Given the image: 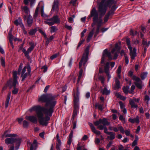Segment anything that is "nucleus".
I'll return each mask as SVG.
<instances>
[{"instance_id": "7ed1b4c3", "label": "nucleus", "mask_w": 150, "mask_h": 150, "mask_svg": "<svg viewBox=\"0 0 150 150\" xmlns=\"http://www.w3.org/2000/svg\"><path fill=\"white\" fill-rule=\"evenodd\" d=\"M89 53V48L87 47L86 49L85 54L84 53L83 54L81 61L79 63V68L80 69L79 72V75L77 80V83H79V81L82 76L83 70L82 69H81V67L82 66L83 63V65H84L85 64L86 62H87Z\"/></svg>"}, {"instance_id": "72a5a7b5", "label": "nucleus", "mask_w": 150, "mask_h": 150, "mask_svg": "<svg viewBox=\"0 0 150 150\" xmlns=\"http://www.w3.org/2000/svg\"><path fill=\"white\" fill-rule=\"evenodd\" d=\"M126 43L127 45H128V47L129 49H131L132 47L131 46L130 44V41L129 39L127 38L126 39Z\"/></svg>"}, {"instance_id": "6e6d98bb", "label": "nucleus", "mask_w": 150, "mask_h": 150, "mask_svg": "<svg viewBox=\"0 0 150 150\" xmlns=\"http://www.w3.org/2000/svg\"><path fill=\"white\" fill-rule=\"evenodd\" d=\"M113 141H110L108 143V144L106 146V148L107 149H108L111 146V145L113 144Z\"/></svg>"}, {"instance_id": "4be33fe9", "label": "nucleus", "mask_w": 150, "mask_h": 150, "mask_svg": "<svg viewBox=\"0 0 150 150\" xmlns=\"http://www.w3.org/2000/svg\"><path fill=\"white\" fill-rule=\"evenodd\" d=\"M27 21L28 25V26H30L32 25L33 22V19L32 17L29 15L27 16Z\"/></svg>"}, {"instance_id": "e433bc0d", "label": "nucleus", "mask_w": 150, "mask_h": 150, "mask_svg": "<svg viewBox=\"0 0 150 150\" xmlns=\"http://www.w3.org/2000/svg\"><path fill=\"white\" fill-rule=\"evenodd\" d=\"M29 123L26 120L23 121V126L25 128H27L28 126Z\"/></svg>"}, {"instance_id": "4c0bfd02", "label": "nucleus", "mask_w": 150, "mask_h": 150, "mask_svg": "<svg viewBox=\"0 0 150 150\" xmlns=\"http://www.w3.org/2000/svg\"><path fill=\"white\" fill-rule=\"evenodd\" d=\"M147 73L146 72H143L141 75V77L142 79H144L146 77Z\"/></svg>"}, {"instance_id": "052dcab7", "label": "nucleus", "mask_w": 150, "mask_h": 150, "mask_svg": "<svg viewBox=\"0 0 150 150\" xmlns=\"http://www.w3.org/2000/svg\"><path fill=\"white\" fill-rule=\"evenodd\" d=\"M65 27L66 28L69 30H71L72 29L71 26H69L66 24L65 25Z\"/></svg>"}, {"instance_id": "2eb2a0df", "label": "nucleus", "mask_w": 150, "mask_h": 150, "mask_svg": "<svg viewBox=\"0 0 150 150\" xmlns=\"http://www.w3.org/2000/svg\"><path fill=\"white\" fill-rule=\"evenodd\" d=\"M59 2L57 0H54L52 5L51 11H58V10Z\"/></svg>"}, {"instance_id": "dca6fc26", "label": "nucleus", "mask_w": 150, "mask_h": 150, "mask_svg": "<svg viewBox=\"0 0 150 150\" xmlns=\"http://www.w3.org/2000/svg\"><path fill=\"white\" fill-rule=\"evenodd\" d=\"M130 51V55L131 56V58L132 59H134L135 57L137 56L136 54V49L135 48H134L132 50V48L131 49H129Z\"/></svg>"}, {"instance_id": "423d86ee", "label": "nucleus", "mask_w": 150, "mask_h": 150, "mask_svg": "<svg viewBox=\"0 0 150 150\" xmlns=\"http://www.w3.org/2000/svg\"><path fill=\"white\" fill-rule=\"evenodd\" d=\"M13 81L12 79H10L7 81V85L9 86V88L11 89L12 87H16L17 84L18 83L17 82L18 76L17 73L16 71H14L13 72Z\"/></svg>"}, {"instance_id": "ea45409f", "label": "nucleus", "mask_w": 150, "mask_h": 150, "mask_svg": "<svg viewBox=\"0 0 150 150\" xmlns=\"http://www.w3.org/2000/svg\"><path fill=\"white\" fill-rule=\"evenodd\" d=\"M22 51L25 54V57H27L28 58H29V56L28 52H27V50L26 51L25 49L23 48V49Z\"/></svg>"}, {"instance_id": "c03bdc74", "label": "nucleus", "mask_w": 150, "mask_h": 150, "mask_svg": "<svg viewBox=\"0 0 150 150\" xmlns=\"http://www.w3.org/2000/svg\"><path fill=\"white\" fill-rule=\"evenodd\" d=\"M1 65L3 67H5V62L4 59L3 57H1Z\"/></svg>"}, {"instance_id": "13d9d810", "label": "nucleus", "mask_w": 150, "mask_h": 150, "mask_svg": "<svg viewBox=\"0 0 150 150\" xmlns=\"http://www.w3.org/2000/svg\"><path fill=\"white\" fill-rule=\"evenodd\" d=\"M135 86L134 85H132L131 87V91H129V93H132L133 92V90L135 88Z\"/></svg>"}, {"instance_id": "a19ab883", "label": "nucleus", "mask_w": 150, "mask_h": 150, "mask_svg": "<svg viewBox=\"0 0 150 150\" xmlns=\"http://www.w3.org/2000/svg\"><path fill=\"white\" fill-rule=\"evenodd\" d=\"M39 11V8L38 7H37L36 9L34 14V17L36 18L38 16V12Z\"/></svg>"}, {"instance_id": "f257e3e1", "label": "nucleus", "mask_w": 150, "mask_h": 150, "mask_svg": "<svg viewBox=\"0 0 150 150\" xmlns=\"http://www.w3.org/2000/svg\"><path fill=\"white\" fill-rule=\"evenodd\" d=\"M58 95H53L51 94H43L38 98L39 102L46 103L45 106L40 105L35 106L30 109V112L34 110L39 120L40 124L42 126H47L48 121L50 119L54 111V108L56 103V98Z\"/></svg>"}, {"instance_id": "58836bf2", "label": "nucleus", "mask_w": 150, "mask_h": 150, "mask_svg": "<svg viewBox=\"0 0 150 150\" xmlns=\"http://www.w3.org/2000/svg\"><path fill=\"white\" fill-rule=\"evenodd\" d=\"M37 29H33L30 30L29 33L30 35H34L36 32Z\"/></svg>"}, {"instance_id": "aec40b11", "label": "nucleus", "mask_w": 150, "mask_h": 150, "mask_svg": "<svg viewBox=\"0 0 150 150\" xmlns=\"http://www.w3.org/2000/svg\"><path fill=\"white\" fill-rule=\"evenodd\" d=\"M97 128L100 130H102L104 129V132L107 134H108L110 132H108V129L106 127L102 125H101L98 126L97 127Z\"/></svg>"}, {"instance_id": "69168bd1", "label": "nucleus", "mask_w": 150, "mask_h": 150, "mask_svg": "<svg viewBox=\"0 0 150 150\" xmlns=\"http://www.w3.org/2000/svg\"><path fill=\"white\" fill-rule=\"evenodd\" d=\"M125 62L127 64H128L129 62L128 58V57L126 55H125Z\"/></svg>"}, {"instance_id": "1a4fd4ad", "label": "nucleus", "mask_w": 150, "mask_h": 150, "mask_svg": "<svg viewBox=\"0 0 150 150\" xmlns=\"http://www.w3.org/2000/svg\"><path fill=\"white\" fill-rule=\"evenodd\" d=\"M100 124H102V125L105 126V125H109L110 123L108 121L107 119L105 118L100 119L94 122L95 125L97 127L100 125Z\"/></svg>"}, {"instance_id": "b1692460", "label": "nucleus", "mask_w": 150, "mask_h": 150, "mask_svg": "<svg viewBox=\"0 0 150 150\" xmlns=\"http://www.w3.org/2000/svg\"><path fill=\"white\" fill-rule=\"evenodd\" d=\"M129 121L132 123H134V122L138 123L139 122V117L138 116H137L135 119L130 118L129 119Z\"/></svg>"}, {"instance_id": "cd10ccee", "label": "nucleus", "mask_w": 150, "mask_h": 150, "mask_svg": "<svg viewBox=\"0 0 150 150\" xmlns=\"http://www.w3.org/2000/svg\"><path fill=\"white\" fill-rule=\"evenodd\" d=\"M134 84L136 87L139 89H141L142 87L144 86V85L142 84V81H140V82H135Z\"/></svg>"}, {"instance_id": "5fc2aeb1", "label": "nucleus", "mask_w": 150, "mask_h": 150, "mask_svg": "<svg viewBox=\"0 0 150 150\" xmlns=\"http://www.w3.org/2000/svg\"><path fill=\"white\" fill-rule=\"evenodd\" d=\"M85 40L84 39H82L79 42L78 45L77 47V48H79L81 45L83 43V42Z\"/></svg>"}, {"instance_id": "49530a36", "label": "nucleus", "mask_w": 150, "mask_h": 150, "mask_svg": "<svg viewBox=\"0 0 150 150\" xmlns=\"http://www.w3.org/2000/svg\"><path fill=\"white\" fill-rule=\"evenodd\" d=\"M150 100L149 97L147 95H146L144 97L145 101H147L146 103L148 104V101Z\"/></svg>"}, {"instance_id": "473e14b6", "label": "nucleus", "mask_w": 150, "mask_h": 150, "mask_svg": "<svg viewBox=\"0 0 150 150\" xmlns=\"http://www.w3.org/2000/svg\"><path fill=\"white\" fill-rule=\"evenodd\" d=\"M95 107H97L98 109L102 111L103 110V105L102 104H96L95 105Z\"/></svg>"}, {"instance_id": "f3484780", "label": "nucleus", "mask_w": 150, "mask_h": 150, "mask_svg": "<svg viewBox=\"0 0 150 150\" xmlns=\"http://www.w3.org/2000/svg\"><path fill=\"white\" fill-rule=\"evenodd\" d=\"M29 44L30 46L27 50L28 54L33 50L36 45V43H35L34 42L31 41L29 42Z\"/></svg>"}, {"instance_id": "412c9836", "label": "nucleus", "mask_w": 150, "mask_h": 150, "mask_svg": "<svg viewBox=\"0 0 150 150\" xmlns=\"http://www.w3.org/2000/svg\"><path fill=\"white\" fill-rule=\"evenodd\" d=\"M115 85L114 88L115 90L117 89L120 88V82L119 80L117 78L115 79Z\"/></svg>"}, {"instance_id": "3c124183", "label": "nucleus", "mask_w": 150, "mask_h": 150, "mask_svg": "<svg viewBox=\"0 0 150 150\" xmlns=\"http://www.w3.org/2000/svg\"><path fill=\"white\" fill-rule=\"evenodd\" d=\"M99 79L101 81L102 83L103 84L105 81V79L104 77L103 76H99Z\"/></svg>"}, {"instance_id": "c85d7f7f", "label": "nucleus", "mask_w": 150, "mask_h": 150, "mask_svg": "<svg viewBox=\"0 0 150 150\" xmlns=\"http://www.w3.org/2000/svg\"><path fill=\"white\" fill-rule=\"evenodd\" d=\"M33 145H35V149H36L37 147V141L36 140H35L33 141V143L31 145V146L30 148V150H33L34 148L33 147Z\"/></svg>"}, {"instance_id": "603ef678", "label": "nucleus", "mask_w": 150, "mask_h": 150, "mask_svg": "<svg viewBox=\"0 0 150 150\" xmlns=\"http://www.w3.org/2000/svg\"><path fill=\"white\" fill-rule=\"evenodd\" d=\"M27 68V67L26 66L22 70L21 72V76H22L24 74H25V72L26 69Z\"/></svg>"}, {"instance_id": "f03ea898", "label": "nucleus", "mask_w": 150, "mask_h": 150, "mask_svg": "<svg viewBox=\"0 0 150 150\" xmlns=\"http://www.w3.org/2000/svg\"><path fill=\"white\" fill-rule=\"evenodd\" d=\"M97 3L98 6V11L100 14V18H98V13L95 7L91 11L90 14L89 16V18L93 17L92 26L93 27L95 25L97 26L94 37H96L99 33L100 27L102 24L101 17L105 14L108 9V7H110L112 4H115L116 2L113 0H101L100 1H98Z\"/></svg>"}, {"instance_id": "5701e85b", "label": "nucleus", "mask_w": 150, "mask_h": 150, "mask_svg": "<svg viewBox=\"0 0 150 150\" xmlns=\"http://www.w3.org/2000/svg\"><path fill=\"white\" fill-rule=\"evenodd\" d=\"M95 30V28H93L92 30L89 33L86 41L87 42H88L91 39L93 35L94 31Z\"/></svg>"}, {"instance_id": "79ce46f5", "label": "nucleus", "mask_w": 150, "mask_h": 150, "mask_svg": "<svg viewBox=\"0 0 150 150\" xmlns=\"http://www.w3.org/2000/svg\"><path fill=\"white\" fill-rule=\"evenodd\" d=\"M18 88H16V87H14V89L12 91V93L14 94H16L18 93Z\"/></svg>"}, {"instance_id": "f8f14e48", "label": "nucleus", "mask_w": 150, "mask_h": 150, "mask_svg": "<svg viewBox=\"0 0 150 150\" xmlns=\"http://www.w3.org/2000/svg\"><path fill=\"white\" fill-rule=\"evenodd\" d=\"M14 23L16 26L19 25L23 30L25 31V27L22 23V19L20 17L18 18V19L16 20L14 22Z\"/></svg>"}, {"instance_id": "6ab92c4d", "label": "nucleus", "mask_w": 150, "mask_h": 150, "mask_svg": "<svg viewBox=\"0 0 150 150\" xmlns=\"http://www.w3.org/2000/svg\"><path fill=\"white\" fill-rule=\"evenodd\" d=\"M120 47L118 46V43H116L115 44V47L112 50L111 52L113 54L116 51L118 53H119L120 52Z\"/></svg>"}, {"instance_id": "ddd939ff", "label": "nucleus", "mask_w": 150, "mask_h": 150, "mask_svg": "<svg viewBox=\"0 0 150 150\" xmlns=\"http://www.w3.org/2000/svg\"><path fill=\"white\" fill-rule=\"evenodd\" d=\"M25 118L26 120H29L33 123H37L38 119L35 116L33 115L26 116Z\"/></svg>"}, {"instance_id": "393cba45", "label": "nucleus", "mask_w": 150, "mask_h": 150, "mask_svg": "<svg viewBox=\"0 0 150 150\" xmlns=\"http://www.w3.org/2000/svg\"><path fill=\"white\" fill-rule=\"evenodd\" d=\"M11 92H9L8 93L7 95V98L5 102V108H7L8 106L11 96Z\"/></svg>"}, {"instance_id": "2f4dec72", "label": "nucleus", "mask_w": 150, "mask_h": 150, "mask_svg": "<svg viewBox=\"0 0 150 150\" xmlns=\"http://www.w3.org/2000/svg\"><path fill=\"white\" fill-rule=\"evenodd\" d=\"M129 89V87L128 86H126V87H124L123 88V90L125 94H127L129 91H128Z\"/></svg>"}, {"instance_id": "4d7b16f0", "label": "nucleus", "mask_w": 150, "mask_h": 150, "mask_svg": "<svg viewBox=\"0 0 150 150\" xmlns=\"http://www.w3.org/2000/svg\"><path fill=\"white\" fill-rule=\"evenodd\" d=\"M109 16H110L107 14L105 16L104 18V23L108 21Z\"/></svg>"}, {"instance_id": "774afa93", "label": "nucleus", "mask_w": 150, "mask_h": 150, "mask_svg": "<svg viewBox=\"0 0 150 150\" xmlns=\"http://www.w3.org/2000/svg\"><path fill=\"white\" fill-rule=\"evenodd\" d=\"M125 132L127 136H129L130 135V132L129 130H126L125 131Z\"/></svg>"}, {"instance_id": "c9c22d12", "label": "nucleus", "mask_w": 150, "mask_h": 150, "mask_svg": "<svg viewBox=\"0 0 150 150\" xmlns=\"http://www.w3.org/2000/svg\"><path fill=\"white\" fill-rule=\"evenodd\" d=\"M50 32L51 33H54L57 30V29L54 26H51L50 28Z\"/></svg>"}, {"instance_id": "09e8293b", "label": "nucleus", "mask_w": 150, "mask_h": 150, "mask_svg": "<svg viewBox=\"0 0 150 150\" xmlns=\"http://www.w3.org/2000/svg\"><path fill=\"white\" fill-rule=\"evenodd\" d=\"M59 55V53L54 54L51 56L50 59L52 60L53 59H54L56 58Z\"/></svg>"}, {"instance_id": "bf43d9fd", "label": "nucleus", "mask_w": 150, "mask_h": 150, "mask_svg": "<svg viewBox=\"0 0 150 150\" xmlns=\"http://www.w3.org/2000/svg\"><path fill=\"white\" fill-rule=\"evenodd\" d=\"M41 69H43V72H45L47 71V67L46 66H44L41 68Z\"/></svg>"}, {"instance_id": "a18cd8bd", "label": "nucleus", "mask_w": 150, "mask_h": 150, "mask_svg": "<svg viewBox=\"0 0 150 150\" xmlns=\"http://www.w3.org/2000/svg\"><path fill=\"white\" fill-rule=\"evenodd\" d=\"M39 31L42 35L44 36L45 38H46L47 37V35L44 31L40 29H39Z\"/></svg>"}, {"instance_id": "6e6552de", "label": "nucleus", "mask_w": 150, "mask_h": 150, "mask_svg": "<svg viewBox=\"0 0 150 150\" xmlns=\"http://www.w3.org/2000/svg\"><path fill=\"white\" fill-rule=\"evenodd\" d=\"M107 57L108 58L109 60H111L112 59V58L111 55V53L108 52L107 49H105L103 53L102 57L101 58V64H104L105 57Z\"/></svg>"}, {"instance_id": "bb28decb", "label": "nucleus", "mask_w": 150, "mask_h": 150, "mask_svg": "<svg viewBox=\"0 0 150 150\" xmlns=\"http://www.w3.org/2000/svg\"><path fill=\"white\" fill-rule=\"evenodd\" d=\"M129 103L132 108H137L138 107L137 105L136 104L133 100H132L131 99H130L129 100Z\"/></svg>"}, {"instance_id": "680f3d73", "label": "nucleus", "mask_w": 150, "mask_h": 150, "mask_svg": "<svg viewBox=\"0 0 150 150\" xmlns=\"http://www.w3.org/2000/svg\"><path fill=\"white\" fill-rule=\"evenodd\" d=\"M121 72V68L120 66H119L118 68L117 73V74H120Z\"/></svg>"}, {"instance_id": "338daca9", "label": "nucleus", "mask_w": 150, "mask_h": 150, "mask_svg": "<svg viewBox=\"0 0 150 150\" xmlns=\"http://www.w3.org/2000/svg\"><path fill=\"white\" fill-rule=\"evenodd\" d=\"M118 53L117 52H115L114 54V57L113 58H112L113 59H115L117 58L118 56V55L117 54Z\"/></svg>"}, {"instance_id": "0e129e2a", "label": "nucleus", "mask_w": 150, "mask_h": 150, "mask_svg": "<svg viewBox=\"0 0 150 150\" xmlns=\"http://www.w3.org/2000/svg\"><path fill=\"white\" fill-rule=\"evenodd\" d=\"M41 16H43V17L45 18V17H47V16L45 14H44V12H43V9H42V10H41Z\"/></svg>"}, {"instance_id": "9b49d317", "label": "nucleus", "mask_w": 150, "mask_h": 150, "mask_svg": "<svg viewBox=\"0 0 150 150\" xmlns=\"http://www.w3.org/2000/svg\"><path fill=\"white\" fill-rule=\"evenodd\" d=\"M109 63L108 62H107L106 63L104 66V71L108 77V81L109 80V79L111 77L110 75L109 74Z\"/></svg>"}, {"instance_id": "37998d69", "label": "nucleus", "mask_w": 150, "mask_h": 150, "mask_svg": "<svg viewBox=\"0 0 150 150\" xmlns=\"http://www.w3.org/2000/svg\"><path fill=\"white\" fill-rule=\"evenodd\" d=\"M118 128L121 133L124 134L125 133V131L122 126H120L118 127Z\"/></svg>"}, {"instance_id": "c756f323", "label": "nucleus", "mask_w": 150, "mask_h": 150, "mask_svg": "<svg viewBox=\"0 0 150 150\" xmlns=\"http://www.w3.org/2000/svg\"><path fill=\"white\" fill-rule=\"evenodd\" d=\"M28 1L30 2L31 6H32L34 3L35 0H24L23 2L25 5H28Z\"/></svg>"}, {"instance_id": "a878e982", "label": "nucleus", "mask_w": 150, "mask_h": 150, "mask_svg": "<svg viewBox=\"0 0 150 150\" xmlns=\"http://www.w3.org/2000/svg\"><path fill=\"white\" fill-rule=\"evenodd\" d=\"M115 133L110 132L108 134L110 135V136H108L107 138L110 140H112L115 138Z\"/></svg>"}, {"instance_id": "20e7f679", "label": "nucleus", "mask_w": 150, "mask_h": 150, "mask_svg": "<svg viewBox=\"0 0 150 150\" xmlns=\"http://www.w3.org/2000/svg\"><path fill=\"white\" fill-rule=\"evenodd\" d=\"M21 141L22 139L20 138L10 137L5 139V143L7 145H13L14 143H15V149L16 150H18L19 148Z\"/></svg>"}, {"instance_id": "39448f33", "label": "nucleus", "mask_w": 150, "mask_h": 150, "mask_svg": "<svg viewBox=\"0 0 150 150\" xmlns=\"http://www.w3.org/2000/svg\"><path fill=\"white\" fill-rule=\"evenodd\" d=\"M79 90L77 88L76 90V92H74V110L73 111V115L74 116H75L76 115L77 110L79 109V106L78 102L79 101Z\"/></svg>"}, {"instance_id": "f704fd0d", "label": "nucleus", "mask_w": 150, "mask_h": 150, "mask_svg": "<svg viewBox=\"0 0 150 150\" xmlns=\"http://www.w3.org/2000/svg\"><path fill=\"white\" fill-rule=\"evenodd\" d=\"M17 136V135L16 134H6V135H5V137H16Z\"/></svg>"}, {"instance_id": "7c9ffc66", "label": "nucleus", "mask_w": 150, "mask_h": 150, "mask_svg": "<svg viewBox=\"0 0 150 150\" xmlns=\"http://www.w3.org/2000/svg\"><path fill=\"white\" fill-rule=\"evenodd\" d=\"M110 93V90H108L106 88L104 87L102 91L103 94H105L106 95H108Z\"/></svg>"}, {"instance_id": "8fccbe9b", "label": "nucleus", "mask_w": 150, "mask_h": 150, "mask_svg": "<svg viewBox=\"0 0 150 150\" xmlns=\"http://www.w3.org/2000/svg\"><path fill=\"white\" fill-rule=\"evenodd\" d=\"M142 44L146 47H147V43L146 41L144 39H143L142 41Z\"/></svg>"}, {"instance_id": "9d476101", "label": "nucleus", "mask_w": 150, "mask_h": 150, "mask_svg": "<svg viewBox=\"0 0 150 150\" xmlns=\"http://www.w3.org/2000/svg\"><path fill=\"white\" fill-rule=\"evenodd\" d=\"M23 11L25 14H23L24 16L23 18L24 21H25L27 18V16L29 15V13L30 12L29 8L26 6L21 7Z\"/></svg>"}, {"instance_id": "a211bd4d", "label": "nucleus", "mask_w": 150, "mask_h": 150, "mask_svg": "<svg viewBox=\"0 0 150 150\" xmlns=\"http://www.w3.org/2000/svg\"><path fill=\"white\" fill-rule=\"evenodd\" d=\"M27 70L28 73H25V74H24L23 76H22V81H24L28 75H30L31 68L30 66L29 65H28L27 67ZM21 77H22V76Z\"/></svg>"}, {"instance_id": "e2e57ef3", "label": "nucleus", "mask_w": 150, "mask_h": 150, "mask_svg": "<svg viewBox=\"0 0 150 150\" xmlns=\"http://www.w3.org/2000/svg\"><path fill=\"white\" fill-rule=\"evenodd\" d=\"M119 103L120 104V108L122 109L124 108L125 106H124V105L123 103H122V102L121 101H120L119 102Z\"/></svg>"}, {"instance_id": "4468645a", "label": "nucleus", "mask_w": 150, "mask_h": 150, "mask_svg": "<svg viewBox=\"0 0 150 150\" xmlns=\"http://www.w3.org/2000/svg\"><path fill=\"white\" fill-rule=\"evenodd\" d=\"M88 125L90 126L92 132L97 135H99L100 134V132L97 130L95 127H94L93 124L90 122L88 123Z\"/></svg>"}, {"instance_id": "0eeeda50", "label": "nucleus", "mask_w": 150, "mask_h": 150, "mask_svg": "<svg viewBox=\"0 0 150 150\" xmlns=\"http://www.w3.org/2000/svg\"><path fill=\"white\" fill-rule=\"evenodd\" d=\"M44 22L49 25L51 26L55 23H59L60 20L58 16L56 15L54 16L50 19H47L46 21H44Z\"/></svg>"}, {"instance_id": "864d4df0", "label": "nucleus", "mask_w": 150, "mask_h": 150, "mask_svg": "<svg viewBox=\"0 0 150 150\" xmlns=\"http://www.w3.org/2000/svg\"><path fill=\"white\" fill-rule=\"evenodd\" d=\"M114 11L112 10H111L109 11L107 14L109 16L113 15L114 13Z\"/></svg>"}, {"instance_id": "de8ad7c7", "label": "nucleus", "mask_w": 150, "mask_h": 150, "mask_svg": "<svg viewBox=\"0 0 150 150\" xmlns=\"http://www.w3.org/2000/svg\"><path fill=\"white\" fill-rule=\"evenodd\" d=\"M137 32L136 31H134L132 30H131L130 31V35H132L133 36H134L135 35H137Z\"/></svg>"}]
</instances>
